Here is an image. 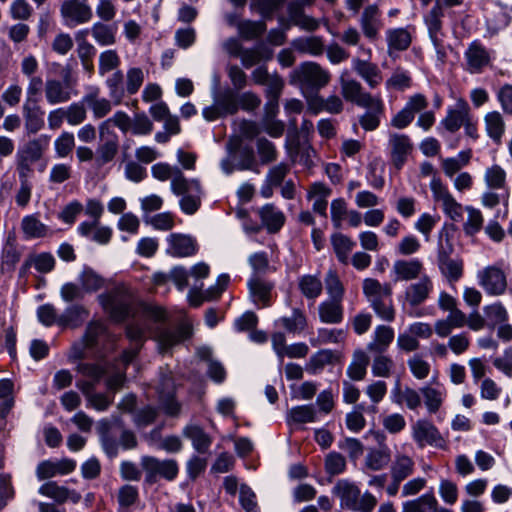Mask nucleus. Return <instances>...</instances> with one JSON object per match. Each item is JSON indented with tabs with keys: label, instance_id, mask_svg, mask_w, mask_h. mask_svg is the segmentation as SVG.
Listing matches in <instances>:
<instances>
[{
	"label": "nucleus",
	"instance_id": "f257e3e1",
	"mask_svg": "<svg viewBox=\"0 0 512 512\" xmlns=\"http://www.w3.org/2000/svg\"><path fill=\"white\" fill-rule=\"evenodd\" d=\"M362 289L375 314L382 320L391 322L395 318L391 284H382L377 279L365 278Z\"/></svg>",
	"mask_w": 512,
	"mask_h": 512
},
{
	"label": "nucleus",
	"instance_id": "f03ea898",
	"mask_svg": "<svg viewBox=\"0 0 512 512\" xmlns=\"http://www.w3.org/2000/svg\"><path fill=\"white\" fill-rule=\"evenodd\" d=\"M330 77V73L319 64L307 61L291 72L289 81L319 90L329 83Z\"/></svg>",
	"mask_w": 512,
	"mask_h": 512
},
{
	"label": "nucleus",
	"instance_id": "7ed1b4c3",
	"mask_svg": "<svg viewBox=\"0 0 512 512\" xmlns=\"http://www.w3.org/2000/svg\"><path fill=\"white\" fill-rule=\"evenodd\" d=\"M103 308L117 320H123L130 312L133 296L127 287L118 285L111 291L99 296Z\"/></svg>",
	"mask_w": 512,
	"mask_h": 512
},
{
	"label": "nucleus",
	"instance_id": "20e7f679",
	"mask_svg": "<svg viewBox=\"0 0 512 512\" xmlns=\"http://www.w3.org/2000/svg\"><path fill=\"white\" fill-rule=\"evenodd\" d=\"M238 98L232 89H225L216 93L213 97V103L202 110L203 118L212 122L228 115H233L238 111Z\"/></svg>",
	"mask_w": 512,
	"mask_h": 512
},
{
	"label": "nucleus",
	"instance_id": "39448f33",
	"mask_svg": "<svg viewBox=\"0 0 512 512\" xmlns=\"http://www.w3.org/2000/svg\"><path fill=\"white\" fill-rule=\"evenodd\" d=\"M60 15L68 27L88 23L93 12L87 0H64L60 6Z\"/></svg>",
	"mask_w": 512,
	"mask_h": 512
},
{
	"label": "nucleus",
	"instance_id": "423d86ee",
	"mask_svg": "<svg viewBox=\"0 0 512 512\" xmlns=\"http://www.w3.org/2000/svg\"><path fill=\"white\" fill-rule=\"evenodd\" d=\"M98 131L100 141L96 149V161L99 165H105L116 157L119 138L113 129H108L107 122H101Z\"/></svg>",
	"mask_w": 512,
	"mask_h": 512
},
{
	"label": "nucleus",
	"instance_id": "0eeeda50",
	"mask_svg": "<svg viewBox=\"0 0 512 512\" xmlns=\"http://www.w3.org/2000/svg\"><path fill=\"white\" fill-rule=\"evenodd\" d=\"M192 334V326L189 323H182L176 328L159 326L155 330L154 339L158 343L161 353L168 352L173 346L188 339Z\"/></svg>",
	"mask_w": 512,
	"mask_h": 512
},
{
	"label": "nucleus",
	"instance_id": "6e6552de",
	"mask_svg": "<svg viewBox=\"0 0 512 512\" xmlns=\"http://www.w3.org/2000/svg\"><path fill=\"white\" fill-rule=\"evenodd\" d=\"M430 188L433 198L441 204L444 213L453 221H459L462 218L463 207L458 203L446 186L439 178L434 177L431 180Z\"/></svg>",
	"mask_w": 512,
	"mask_h": 512
},
{
	"label": "nucleus",
	"instance_id": "1a4fd4ad",
	"mask_svg": "<svg viewBox=\"0 0 512 512\" xmlns=\"http://www.w3.org/2000/svg\"><path fill=\"white\" fill-rule=\"evenodd\" d=\"M477 278L479 285L488 295L499 296L506 291V275L499 267L488 266L478 272Z\"/></svg>",
	"mask_w": 512,
	"mask_h": 512
},
{
	"label": "nucleus",
	"instance_id": "9d476101",
	"mask_svg": "<svg viewBox=\"0 0 512 512\" xmlns=\"http://www.w3.org/2000/svg\"><path fill=\"white\" fill-rule=\"evenodd\" d=\"M412 438L419 447L425 445L437 448L445 447V440L438 429L428 420L419 419L411 427Z\"/></svg>",
	"mask_w": 512,
	"mask_h": 512
},
{
	"label": "nucleus",
	"instance_id": "9b49d317",
	"mask_svg": "<svg viewBox=\"0 0 512 512\" xmlns=\"http://www.w3.org/2000/svg\"><path fill=\"white\" fill-rule=\"evenodd\" d=\"M141 464L149 480L159 475L168 481H172L179 471L177 462L173 459L159 460L155 457L145 456L142 458Z\"/></svg>",
	"mask_w": 512,
	"mask_h": 512
},
{
	"label": "nucleus",
	"instance_id": "f8f14e48",
	"mask_svg": "<svg viewBox=\"0 0 512 512\" xmlns=\"http://www.w3.org/2000/svg\"><path fill=\"white\" fill-rule=\"evenodd\" d=\"M390 156L393 165L401 169L407 161L408 156L413 151V143L408 135L400 133H390L388 140Z\"/></svg>",
	"mask_w": 512,
	"mask_h": 512
},
{
	"label": "nucleus",
	"instance_id": "ddd939ff",
	"mask_svg": "<svg viewBox=\"0 0 512 512\" xmlns=\"http://www.w3.org/2000/svg\"><path fill=\"white\" fill-rule=\"evenodd\" d=\"M173 193L177 196H182L179 204L185 214L193 215L198 211L201 205L202 188L197 179H187V184L181 192Z\"/></svg>",
	"mask_w": 512,
	"mask_h": 512
},
{
	"label": "nucleus",
	"instance_id": "4468645a",
	"mask_svg": "<svg viewBox=\"0 0 512 512\" xmlns=\"http://www.w3.org/2000/svg\"><path fill=\"white\" fill-rule=\"evenodd\" d=\"M433 291V282L428 275H422L417 282L411 283L404 291V303L410 307L423 304Z\"/></svg>",
	"mask_w": 512,
	"mask_h": 512
},
{
	"label": "nucleus",
	"instance_id": "2eb2a0df",
	"mask_svg": "<svg viewBox=\"0 0 512 512\" xmlns=\"http://www.w3.org/2000/svg\"><path fill=\"white\" fill-rule=\"evenodd\" d=\"M152 176L159 181L171 180L170 188L172 192H181L187 184V178L182 171L168 163L160 162L151 167Z\"/></svg>",
	"mask_w": 512,
	"mask_h": 512
},
{
	"label": "nucleus",
	"instance_id": "dca6fc26",
	"mask_svg": "<svg viewBox=\"0 0 512 512\" xmlns=\"http://www.w3.org/2000/svg\"><path fill=\"white\" fill-rule=\"evenodd\" d=\"M341 94L345 100L356 104L357 106H366L373 103L376 96L364 91L360 82L354 79H345L340 77Z\"/></svg>",
	"mask_w": 512,
	"mask_h": 512
},
{
	"label": "nucleus",
	"instance_id": "f3484780",
	"mask_svg": "<svg viewBox=\"0 0 512 512\" xmlns=\"http://www.w3.org/2000/svg\"><path fill=\"white\" fill-rule=\"evenodd\" d=\"M167 254L173 257H189L196 253L197 243L189 235L172 233L167 239Z\"/></svg>",
	"mask_w": 512,
	"mask_h": 512
},
{
	"label": "nucleus",
	"instance_id": "a211bd4d",
	"mask_svg": "<svg viewBox=\"0 0 512 512\" xmlns=\"http://www.w3.org/2000/svg\"><path fill=\"white\" fill-rule=\"evenodd\" d=\"M44 92L46 101L50 105L66 103L72 98L67 76H65L64 82L53 78L47 79L44 85Z\"/></svg>",
	"mask_w": 512,
	"mask_h": 512
},
{
	"label": "nucleus",
	"instance_id": "6ab92c4d",
	"mask_svg": "<svg viewBox=\"0 0 512 512\" xmlns=\"http://www.w3.org/2000/svg\"><path fill=\"white\" fill-rule=\"evenodd\" d=\"M424 270L423 263L419 259L396 260L392 267L395 281H412L421 277Z\"/></svg>",
	"mask_w": 512,
	"mask_h": 512
},
{
	"label": "nucleus",
	"instance_id": "aec40b11",
	"mask_svg": "<svg viewBox=\"0 0 512 512\" xmlns=\"http://www.w3.org/2000/svg\"><path fill=\"white\" fill-rule=\"evenodd\" d=\"M159 401L165 413L169 416H177L180 412V404L174 400V384L169 375L161 378L157 386Z\"/></svg>",
	"mask_w": 512,
	"mask_h": 512
},
{
	"label": "nucleus",
	"instance_id": "412c9836",
	"mask_svg": "<svg viewBox=\"0 0 512 512\" xmlns=\"http://www.w3.org/2000/svg\"><path fill=\"white\" fill-rule=\"evenodd\" d=\"M23 117L25 129L28 134H36L44 126L43 114L41 107L35 99H26L23 106Z\"/></svg>",
	"mask_w": 512,
	"mask_h": 512
},
{
	"label": "nucleus",
	"instance_id": "4be33fe9",
	"mask_svg": "<svg viewBox=\"0 0 512 512\" xmlns=\"http://www.w3.org/2000/svg\"><path fill=\"white\" fill-rule=\"evenodd\" d=\"M145 329L138 323H132L126 328V335L131 341V348L125 350L121 356L124 366L128 365L138 354L144 342Z\"/></svg>",
	"mask_w": 512,
	"mask_h": 512
},
{
	"label": "nucleus",
	"instance_id": "5701e85b",
	"mask_svg": "<svg viewBox=\"0 0 512 512\" xmlns=\"http://www.w3.org/2000/svg\"><path fill=\"white\" fill-rule=\"evenodd\" d=\"M352 67L370 88H375L381 83L382 74L376 64L360 58H353Z\"/></svg>",
	"mask_w": 512,
	"mask_h": 512
},
{
	"label": "nucleus",
	"instance_id": "b1692460",
	"mask_svg": "<svg viewBox=\"0 0 512 512\" xmlns=\"http://www.w3.org/2000/svg\"><path fill=\"white\" fill-rule=\"evenodd\" d=\"M467 70L471 73H478L489 63L490 57L487 50L477 41L470 44L465 52Z\"/></svg>",
	"mask_w": 512,
	"mask_h": 512
},
{
	"label": "nucleus",
	"instance_id": "393cba45",
	"mask_svg": "<svg viewBox=\"0 0 512 512\" xmlns=\"http://www.w3.org/2000/svg\"><path fill=\"white\" fill-rule=\"evenodd\" d=\"M39 493L43 496L54 499L58 503H64L67 500H70L73 503H78L81 499V495L78 492L69 490L64 486H59L53 481L43 484L39 488Z\"/></svg>",
	"mask_w": 512,
	"mask_h": 512
},
{
	"label": "nucleus",
	"instance_id": "a878e982",
	"mask_svg": "<svg viewBox=\"0 0 512 512\" xmlns=\"http://www.w3.org/2000/svg\"><path fill=\"white\" fill-rule=\"evenodd\" d=\"M438 266L441 273L450 281H457L463 274V262L459 259H452L449 253L441 248L438 253Z\"/></svg>",
	"mask_w": 512,
	"mask_h": 512
},
{
	"label": "nucleus",
	"instance_id": "bb28decb",
	"mask_svg": "<svg viewBox=\"0 0 512 512\" xmlns=\"http://www.w3.org/2000/svg\"><path fill=\"white\" fill-rule=\"evenodd\" d=\"M366 108L367 111L360 117L359 123L366 131L375 130L380 124V116L384 112V103L380 96L373 99L372 104L361 106Z\"/></svg>",
	"mask_w": 512,
	"mask_h": 512
},
{
	"label": "nucleus",
	"instance_id": "cd10ccee",
	"mask_svg": "<svg viewBox=\"0 0 512 512\" xmlns=\"http://www.w3.org/2000/svg\"><path fill=\"white\" fill-rule=\"evenodd\" d=\"M394 339V330L390 326L378 325L372 340L367 344V350L371 353H385Z\"/></svg>",
	"mask_w": 512,
	"mask_h": 512
},
{
	"label": "nucleus",
	"instance_id": "c85d7f7f",
	"mask_svg": "<svg viewBox=\"0 0 512 512\" xmlns=\"http://www.w3.org/2000/svg\"><path fill=\"white\" fill-rule=\"evenodd\" d=\"M360 489L348 480H339L333 487L334 495L339 498L340 506L344 509L353 508Z\"/></svg>",
	"mask_w": 512,
	"mask_h": 512
},
{
	"label": "nucleus",
	"instance_id": "c756f323",
	"mask_svg": "<svg viewBox=\"0 0 512 512\" xmlns=\"http://www.w3.org/2000/svg\"><path fill=\"white\" fill-rule=\"evenodd\" d=\"M77 229L84 237H89L93 232L92 240L101 245L109 243L112 237V229L101 225L100 221L82 222Z\"/></svg>",
	"mask_w": 512,
	"mask_h": 512
},
{
	"label": "nucleus",
	"instance_id": "7c9ffc66",
	"mask_svg": "<svg viewBox=\"0 0 512 512\" xmlns=\"http://www.w3.org/2000/svg\"><path fill=\"white\" fill-rule=\"evenodd\" d=\"M331 189L321 182L313 183L308 190V199L313 200L314 212L326 217L327 198L331 195Z\"/></svg>",
	"mask_w": 512,
	"mask_h": 512
},
{
	"label": "nucleus",
	"instance_id": "2f4dec72",
	"mask_svg": "<svg viewBox=\"0 0 512 512\" xmlns=\"http://www.w3.org/2000/svg\"><path fill=\"white\" fill-rule=\"evenodd\" d=\"M258 214L262 220L263 225L268 232L276 233L284 225L285 216L282 211L276 208L273 204H266L261 207Z\"/></svg>",
	"mask_w": 512,
	"mask_h": 512
},
{
	"label": "nucleus",
	"instance_id": "473e14b6",
	"mask_svg": "<svg viewBox=\"0 0 512 512\" xmlns=\"http://www.w3.org/2000/svg\"><path fill=\"white\" fill-rule=\"evenodd\" d=\"M183 435L192 442L193 448L199 453H207L212 444V438L202 427L191 424L183 429Z\"/></svg>",
	"mask_w": 512,
	"mask_h": 512
},
{
	"label": "nucleus",
	"instance_id": "72a5a7b5",
	"mask_svg": "<svg viewBox=\"0 0 512 512\" xmlns=\"http://www.w3.org/2000/svg\"><path fill=\"white\" fill-rule=\"evenodd\" d=\"M273 58V50L267 46L259 45L253 48H244L240 57L245 68H251L262 62H268Z\"/></svg>",
	"mask_w": 512,
	"mask_h": 512
},
{
	"label": "nucleus",
	"instance_id": "f704fd0d",
	"mask_svg": "<svg viewBox=\"0 0 512 512\" xmlns=\"http://www.w3.org/2000/svg\"><path fill=\"white\" fill-rule=\"evenodd\" d=\"M319 318L326 324H338L343 320V306L341 301L326 300L318 306Z\"/></svg>",
	"mask_w": 512,
	"mask_h": 512
},
{
	"label": "nucleus",
	"instance_id": "c9c22d12",
	"mask_svg": "<svg viewBox=\"0 0 512 512\" xmlns=\"http://www.w3.org/2000/svg\"><path fill=\"white\" fill-rule=\"evenodd\" d=\"M443 5L440 0H436L435 5L424 16V22L427 26L429 37L432 43L437 42V37L442 29Z\"/></svg>",
	"mask_w": 512,
	"mask_h": 512
},
{
	"label": "nucleus",
	"instance_id": "e433bc0d",
	"mask_svg": "<svg viewBox=\"0 0 512 512\" xmlns=\"http://www.w3.org/2000/svg\"><path fill=\"white\" fill-rule=\"evenodd\" d=\"M293 48L303 54L322 55L325 51L323 39L319 36L299 37L292 41Z\"/></svg>",
	"mask_w": 512,
	"mask_h": 512
},
{
	"label": "nucleus",
	"instance_id": "4c0bfd02",
	"mask_svg": "<svg viewBox=\"0 0 512 512\" xmlns=\"http://www.w3.org/2000/svg\"><path fill=\"white\" fill-rule=\"evenodd\" d=\"M83 103L92 111L95 118L105 117L112 109L111 102L108 99L99 97L98 89L84 95Z\"/></svg>",
	"mask_w": 512,
	"mask_h": 512
},
{
	"label": "nucleus",
	"instance_id": "58836bf2",
	"mask_svg": "<svg viewBox=\"0 0 512 512\" xmlns=\"http://www.w3.org/2000/svg\"><path fill=\"white\" fill-rule=\"evenodd\" d=\"M21 229L26 238H43L49 233V228L42 223L36 214L26 215L21 220Z\"/></svg>",
	"mask_w": 512,
	"mask_h": 512
},
{
	"label": "nucleus",
	"instance_id": "ea45409f",
	"mask_svg": "<svg viewBox=\"0 0 512 512\" xmlns=\"http://www.w3.org/2000/svg\"><path fill=\"white\" fill-rule=\"evenodd\" d=\"M414 461L405 454H397L392 462L390 473L392 480L404 481L414 471Z\"/></svg>",
	"mask_w": 512,
	"mask_h": 512
},
{
	"label": "nucleus",
	"instance_id": "a19ab883",
	"mask_svg": "<svg viewBox=\"0 0 512 512\" xmlns=\"http://www.w3.org/2000/svg\"><path fill=\"white\" fill-rule=\"evenodd\" d=\"M361 28L367 38L374 39L380 27L379 10L376 5H369L364 9L361 17Z\"/></svg>",
	"mask_w": 512,
	"mask_h": 512
},
{
	"label": "nucleus",
	"instance_id": "79ce46f5",
	"mask_svg": "<svg viewBox=\"0 0 512 512\" xmlns=\"http://www.w3.org/2000/svg\"><path fill=\"white\" fill-rule=\"evenodd\" d=\"M391 395L393 402L397 404H402L405 402L406 406L411 410L418 408L421 404L419 393L410 387H405L402 390L399 380L396 382L394 388L392 389Z\"/></svg>",
	"mask_w": 512,
	"mask_h": 512
},
{
	"label": "nucleus",
	"instance_id": "37998d69",
	"mask_svg": "<svg viewBox=\"0 0 512 512\" xmlns=\"http://www.w3.org/2000/svg\"><path fill=\"white\" fill-rule=\"evenodd\" d=\"M330 241L338 261L347 264L349 254L355 247V242L350 237L340 232L332 234Z\"/></svg>",
	"mask_w": 512,
	"mask_h": 512
},
{
	"label": "nucleus",
	"instance_id": "c03bdc74",
	"mask_svg": "<svg viewBox=\"0 0 512 512\" xmlns=\"http://www.w3.org/2000/svg\"><path fill=\"white\" fill-rule=\"evenodd\" d=\"M369 357L365 351L357 349L354 351L352 361L347 368V375L354 381H361L365 378Z\"/></svg>",
	"mask_w": 512,
	"mask_h": 512
},
{
	"label": "nucleus",
	"instance_id": "a18cd8bd",
	"mask_svg": "<svg viewBox=\"0 0 512 512\" xmlns=\"http://www.w3.org/2000/svg\"><path fill=\"white\" fill-rule=\"evenodd\" d=\"M391 461L390 449L381 445L379 449H371L365 457V466L372 471L384 469Z\"/></svg>",
	"mask_w": 512,
	"mask_h": 512
},
{
	"label": "nucleus",
	"instance_id": "49530a36",
	"mask_svg": "<svg viewBox=\"0 0 512 512\" xmlns=\"http://www.w3.org/2000/svg\"><path fill=\"white\" fill-rule=\"evenodd\" d=\"M468 105L464 101H459L456 108L450 110L445 119L442 120L444 127L450 131H457L467 120Z\"/></svg>",
	"mask_w": 512,
	"mask_h": 512
},
{
	"label": "nucleus",
	"instance_id": "de8ad7c7",
	"mask_svg": "<svg viewBox=\"0 0 512 512\" xmlns=\"http://www.w3.org/2000/svg\"><path fill=\"white\" fill-rule=\"evenodd\" d=\"M436 500L433 494H424L417 499L404 502L402 512H433V509H436Z\"/></svg>",
	"mask_w": 512,
	"mask_h": 512
},
{
	"label": "nucleus",
	"instance_id": "09e8293b",
	"mask_svg": "<svg viewBox=\"0 0 512 512\" xmlns=\"http://www.w3.org/2000/svg\"><path fill=\"white\" fill-rule=\"evenodd\" d=\"M386 34L389 53H391L392 50H406L411 43V36L404 28L390 29Z\"/></svg>",
	"mask_w": 512,
	"mask_h": 512
},
{
	"label": "nucleus",
	"instance_id": "8fccbe9b",
	"mask_svg": "<svg viewBox=\"0 0 512 512\" xmlns=\"http://www.w3.org/2000/svg\"><path fill=\"white\" fill-rule=\"evenodd\" d=\"M78 281L84 294L95 292L104 284L103 278L89 267H85L81 271L78 276Z\"/></svg>",
	"mask_w": 512,
	"mask_h": 512
},
{
	"label": "nucleus",
	"instance_id": "3c124183",
	"mask_svg": "<svg viewBox=\"0 0 512 512\" xmlns=\"http://www.w3.org/2000/svg\"><path fill=\"white\" fill-rule=\"evenodd\" d=\"M93 39L101 46H111L116 43V32L107 24L96 22L91 27Z\"/></svg>",
	"mask_w": 512,
	"mask_h": 512
},
{
	"label": "nucleus",
	"instance_id": "603ef678",
	"mask_svg": "<svg viewBox=\"0 0 512 512\" xmlns=\"http://www.w3.org/2000/svg\"><path fill=\"white\" fill-rule=\"evenodd\" d=\"M55 155L59 159L67 158L75 148V137L72 132L62 131L54 140Z\"/></svg>",
	"mask_w": 512,
	"mask_h": 512
},
{
	"label": "nucleus",
	"instance_id": "864d4df0",
	"mask_svg": "<svg viewBox=\"0 0 512 512\" xmlns=\"http://www.w3.org/2000/svg\"><path fill=\"white\" fill-rule=\"evenodd\" d=\"M87 315L88 312L83 306L73 305L68 307L64 313L58 317L57 324L59 326H77Z\"/></svg>",
	"mask_w": 512,
	"mask_h": 512
},
{
	"label": "nucleus",
	"instance_id": "5fc2aeb1",
	"mask_svg": "<svg viewBox=\"0 0 512 512\" xmlns=\"http://www.w3.org/2000/svg\"><path fill=\"white\" fill-rule=\"evenodd\" d=\"M483 311L487 319V326L490 328H495L508 320V312L499 302L485 306Z\"/></svg>",
	"mask_w": 512,
	"mask_h": 512
},
{
	"label": "nucleus",
	"instance_id": "6e6d98bb",
	"mask_svg": "<svg viewBox=\"0 0 512 512\" xmlns=\"http://www.w3.org/2000/svg\"><path fill=\"white\" fill-rule=\"evenodd\" d=\"M317 420V414L313 406L301 405L293 407L288 412V421L297 424L313 423Z\"/></svg>",
	"mask_w": 512,
	"mask_h": 512
},
{
	"label": "nucleus",
	"instance_id": "4d7b16f0",
	"mask_svg": "<svg viewBox=\"0 0 512 512\" xmlns=\"http://www.w3.org/2000/svg\"><path fill=\"white\" fill-rule=\"evenodd\" d=\"M298 286L302 294L308 299H315L322 292V282L316 276H302L299 279Z\"/></svg>",
	"mask_w": 512,
	"mask_h": 512
},
{
	"label": "nucleus",
	"instance_id": "13d9d810",
	"mask_svg": "<svg viewBox=\"0 0 512 512\" xmlns=\"http://www.w3.org/2000/svg\"><path fill=\"white\" fill-rule=\"evenodd\" d=\"M346 333L343 329H328L320 328L317 332V337L311 340V344L325 345V344H337L345 339Z\"/></svg>",
	"mask_w": 512,
	"mask_h": 512
},
{
	"label": "nucleus",
	"instance_id": "bf43d9fd",
	"mask_svg": "<svg viewBox=\"0 0 512 512\" xmlns=\"http://www.w3.org/2000/svg\"><path fill=\"white\" fill-rule=\"evenodd\" d=\"M98 433L102 447L106 454L110 457H114L118 452L117 442L109 435L110 423L107 420H101L97 426Z\"/></svg>",
	"mask_w": 512,
	"mask_h": 512
},
{
	"label": "nucleus",
	"instance_id": "052dcab7",
	"mask_svg": "<svg viewBox=\"0 0 512 512\" xmlns=\"http://www.w3.org/2000/svg\"><path fill=\"white\" fill-rule=\"evenodd\" d=\"M466 211L467 219L463 224V230L467 235L473 236L482 229L484 218L481 211L474 207L468 206L466 207Z\"/></svg>",
	"mask_w": 512,
	"mask_h": 512
},
{
	"label": "nucleus",
	"instance_id": "680f3d73",
	"mask_svg": "<svg viewBox=\"0 0 512 512\" xmlns=\"http://www.w3.org/2000/svg\"><path fill=\"white\" fill-rule=\"evenodd\" d=\"M281 325L289 332L300 333L307 326V319L305 314L300 309H293L290 317H283L280 319Z\"/></svg>",
	"mask_w": 512,
	"mask_h": 512
},
{
	"label": "nucleus",
	"instance_id": "e2e57ef3",
	"mask_svg": "<svg viewBox=\"0 0 512 512\" xmlns=\"http://www.w3.org/2000/svg\"><path fill=\"white\" fill-rule=\"evenodd\" d=\"M248 286L254 301L261 302L263 306H268L271 285L255 278L249 281Z\"/></svg>",
	"mask_w": 512,
	"mask_h": 512
},
{
	"label": "nucleus",
	"instance_id": "0e129e2a",
	"mask_svg": "<svg viewBox=\"0 0 512 512\" xmlns=\"http://www.w3.org/2000/svg\"><path fill=\"white\" fill-rule=\"evenodd\" d=\"M120 64L121 60L116 50H104L99 55V74L104 76L108 72L117 69Z\"/></svg>",
	"mask_w": 512,
	"mask_h": 512
},
{
	"label": "nucleus",
	"instance_id": "69168bd1",
	"mask_svg": "<svg viewBox=\"0 0 512 512\" xmlns=\"http://www.w3.org/2000/svg\"><path fill=\"white\" fill-rule=\"evenodd\" d=\"M485 124L488 135L494 140H500L504 133L505 124L499 112H490L485 116Z\"/></svg>",
	"mask_w": 512,
	"mask_h": 512
},
{
	"label": "nucleus",
	"instance_id": "338daca9",
	"mask_svg": "<svg viewBox=\"0 0 512 512\" xmlns=\"http://www.w3.org/2000/svg\"><path fill=\"white\" fill-rule=\"evenodd\" d=\"M387 89L403 91L411 87L412 78L408 71L403 68H396L391 77L386 81Z\"/></svg>",
	"mask_w": 512,
	"mask_h": 512
},
{
	"label": "nucleus",
	"instance_id": "774afa93",
	"mask_svg": "<svg viewBox=\"0 0 512 512\" xmlns=\"http://www.w3.org/2000/svg\"><path fill=\"white\" fill-rule=\"evenodd\" d=\"M407 365L412 375L418 380L427 378L431 370L429 362L420 354L411 356L407 360Z\"/></svg>",
	"mask_w": 512,
	"mask_h": 512
}]
</instances>
